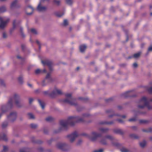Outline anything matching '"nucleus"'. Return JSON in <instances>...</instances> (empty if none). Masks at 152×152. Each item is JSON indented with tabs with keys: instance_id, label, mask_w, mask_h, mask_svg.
I'll use <instances>...</instances> for the list:
<instances>
[{
	"instance_id": "1",
	"label": "nucleus",
	"mask_w": 152,
	"mask_h": 152,
	"mask_svg": "<svg viewBox=\"0 0 152 152\" xmlns=\"http://www.w3.org/2000/svg\"><path fill=\"white\" fill-rule=\"evenodd\" d=\"M10 21L9 18L0 17V28H3L6 26Z\"/></svg>"
},
{
	"instance_id": "2",
	"label": "nucleus",
	"mask_w": 152,
	"mask_h": 152,
	"mask_svg": "<svg viewBox=\"0 0 152 152\" xmlns=\"http://www.w3.org/2000/svg\"><path fill=\"white\" fill-rule=\"evenodd\" d=\"M77 134L76 132H75L68 136L69 140L71 142H73L77 137Z\"/></svg>"
},
{
	"instance_id": "3",
	"label": "nucleus",
	"mask_w": 152,
	"mask_h": 152,
	"mask_svg": "<svg viewBox=\"0 0 152 152\" xmlns=\"http://www.w3.org/2000/svg\"><path fill=\"white\" fill-rule=\"evenodd\" d=\"M17 116L16 113L15 112H12L8 116V118L11 121L15 120Z\"/></svg>"
},
{
	"instance_id": "4",
	"label": "nucleus",
	"mask_w": 152,
	"mask_h": 152,
	"mask_svg": "<svg viewBox=\"0 0 152 152\" xmlns=\"http://www.w3.org/2000/svg\"><path fill=\"white\" fill-rule=\"evenodd\" d=\"M13 99L16 105L18 106V104L20 100V96L18 94H15L14 95Z\"/></svg>"
},
{
	"instance_id": "5",
	"label": "nucleus",
	"mask_w": 152,
	"mask_h": 152,
	"mask_svg": "<svg viewBox=\"0 0 152 152\" xmlns=\"http://www.w3.org/2000/svg\"><path fill=\"white\" fill-rule=\"evenodd\" d=\"M71 94H67L66 95V96L67 98V99L64 100V102H67L69 103H70V100L71 99Z\"/></svg>"
},
{
	"instance_id": "6",
	"label": "nucleus",
	"mask_w": 152,
	"mask_h": 152,
	"mask_svg": "<svg viewBox=\"0 0 152 152\" xmlns=\"http://www.w3.org/2000/svg\"><path fill=\"white\" fill-rule=\"evenodd\" d=\"M99 136V135L97 133L95 132H93L91 134L89 137V138H90L91 139L93 140H94V139L93 138V137H98Z\"/></svg>"
},
{
	"instance_id": "7",
	"label": "nucleus",
	"mask_w": 152,
	"mask_h": 152,
	"mask_svg": "<svg viewBox=\"0 0 152 152\" xmlns=\"http://www.w3.org/2000/svg\"><path fill=\"white\" fill-rule=\"evenodd\" d=\"M46 8L42 6L41 3H39L37 7V10L39 11H43L46 9Z\"/></svg>"
},
{
	"instance_id": "8",
	"label": "nucleus",
	"mask_w": 152,
	"mask_h": 152,
	"mask_svg": "<svg viewBox=\"0 0 152 152\" xmlns=\"http://www.w3.org/2000/svg\"><path fill=\"white\" fill-rule=\"evenodd\" d=\"M86 46L85 45H81L80 47V50L81 52H83L86 49Z\"/></svg>"
},
{
	"instance_id": "9",
	"label": "nucleus",
	"mask_w": 152,
	"mask_h": 152,
	"mask_svg": "<svg viewBox=\"0 0 152 152\" xmlns=\"http://www.w3.org/2000/svg\"><path fill=\"white\" fill-rule=\"evenodd\" d=\"M54 93L55 94H62V91L59 89H56L54 90Z\"/></svg>"
},
{
	"instance_id": "10",
	"label": "nucleus",
	"mask_w": 152,
	"mask_h": 152,
	"mask_svg": "<svg viewBox=\"0 0 152 152\" xmlns=\"http://www.w3.org/2000/svg\"><path fill=\"white\" fill-rule=\"evenodd\" d=\"M42 108L43 109L44 108L45 104L43 102H42L40 100H38Z\"/></svg>"
},
{
	"instance_id": "11",
	"label": "nucleus",
	"mask_w": 152,
	"mask_h": 152,
	"mask_svg": "<svg viewBox=\"0 0 152 152\" xmlns=\"http://www.w3.org/2000/svg\"><path fill=\"white\" fill-rule=\"evenodd\" d=\"M146 143L145 141H143L140 143V145L142 147H144L146 145Z\"/></svg>"
},
{
	"instance_id": "12",
	"label": "nucleus",
	"mask_w": 152,
	"mask_h": 152,
	"mask_svg": "<svg viewBox=\"0 0 152 152\" xmlns=\"http://www.w3.org/2000/svg\"><path fill=\"white\" fill-rule=\"evenodd\" d=\"M60 3V1H54V4L56 5H58Z\"/></svg>"
},
{
	"instance_id": "13",
	"label": "nucleus",
	"mask_w": 152,
	"mask_h": 152,
	"mask_svg": "<svg viewBox=\"0 0 152 152\" xmlns=\"http://www.w3.org/2000/svg\"><path fill=\"white\" fill-rule=\"evenodd\" d=\"M121 151L122 152H129V150L126 148H123L121 149Z\"/></svg>"
},
{
	"instance_id": "14",
	"label": "nucleus",
	"mask_w": 152,
	"mask_h": 152,
	"mask_svg": "<svg viewBox=\"0 0 152 152\" xmlns=\"http://www.w3.org/2000/svg\"><path fill=\"white\" fill-rule=\"evenodd\" d=\"M140 52L138 53H137L136 54H135L134 55V58H137L139 57V56L140 55Z\"/></svg>"
},
{
	"instance_id": "15",
	"label": "nucleus",
	"mask_w": 152,
	"mask_h": 152,
	"mask_svg": "<svg viewBox=\"0 0 152 152\" xmlns=\"http://www.w3.org/2000/svg\"><path fill=\"white\" fill-rule=\"evenodd\" d=\"M146 98L145 97H143L142 99V102L145 104V105L146 103Z\"/></svg>"
},
{
	"instance_id": "16",
	"label": "nucleus",
	"mask_w": 152,
	"mask_h": 152,
	"mask_svg": "<svg viewBox=\"0 0 152 152\" xmlns=\"http://www.w3.org/2000/svg\"><path fill=\"white\" fill-rule=\"evenodd\" d=\"M42 72V71L40 69H36L35 70V73L36 74H39L41 73Z\"/></svg>"
},
{
	"instance_id": "17",
	"label": "nucleus",
	"mask_w": 152,
	"mask_h": 152,
	"mask_svg": "<svg viewBox=\"0 0 152 152\" xmlns=\"http://www.w3.org/2000/svg\"><path fill=\"white\" fill-rule=\"evenodd\" d=\"M60 124L62 126H66V122L64 121H62L61 122Z\"/></svg>"
},
{
	"instance_id": "18",
	"label": "nucleus",
	"mask_w": 152,
	"mask_h": 152,
	"mask_svg": "<svg viewBox=\"0 0 152 152\" xmlns=\"http://www.w3.org/2000/svg\"><path fill=\"white\" fill-rule=\"evenodd\" d=\"M66 3L67 4L70 5L73 3V1H66Z\"/></svg>"
},
{
	"instance_id": "19",
	"label": "nucleus",
	"mask_w": 152,
	"mask_h": 152,
	"mask_svg": "<svg viewBox=\"0 0 152 152\" xmlns=\"http://www.w3.org/2000/svg\"><path fill=\"white\" fill-rule=\"evenodd\" d=\"M1 85V86H4L5 85V83L3 80L0 79V86Z\"/></svg>"
},
{
	"instance_id": "20",
	"label": "nucleus",
	"mask_w": 152,
	"mask_h": 152,
	"mask_svg": "<svg viewBox=\"0 0 152 152\" xmlns=\"http://www.w3.org/2000/svg\"><path fill=\"white\" fill-rule=\"evenodd\" d=\"M104 150L102 149H100L98 150H95L93 152H103Z\"/></svg>"
},
{
	"instance_id": "21",
	"label": "nucleus",
	"mask_w": 152,
	"mask_h": 152,
	"mask_svg": "<svg viewBox=\"0 0 152 152\" xmlns=\"http://www.w3.org/2000/svg\"><path fill=\"white\" fill-rule=\"evenodd\" d=\"M31 32L34 34H36L37 33V32L34 29L32 28L31 29Z\"/></svg>"
},
{
	"instance_id": "22",
	"label": "nucleus",
	"mask_w": 152,
	"mask_h": 152,
	"mask_svg": "<svg viewBox=\"0 0 152 152\" xmlns=\"http://www.w3.org/2000/svg\"><path fill=\"white\" fill-rule=\"evenodd\" d=\"M73 119L74 120H77V121H82V119H79V118L78 117H76L75 118H73Z\"/></svg>"
},
{
	"instance_id": "23",
	"label": "nucleus",
	"mask_w": 152,
	"mask_h": 152,
	"mask_svg": "<svg viewBox=\"0 0 152 152\" xmlns=\"http://www.w3.org/2000/svg\"><path fill=\"white\" fill-rule=\"evenodd\" d=\"M28 115L29 117L31 118H34V115L31 113H29L28 114Z\"/></svg>"
},
{
	"instance_id": "24",
	"label": "nucleus",
	"mask_w": 152,
	"mask_h": 152,
	"mask_svg": "<svg viewBox=\"0 0 152 152\" xmlns=\"http://www.w3.org/2000/svg\"><path fill=\"white\" fill-rule=\"evenodd\" d=\"M53 120V118L51 117H49L46 118V120L48 121H50Z\"/></svg>"
},
{
	"instance_id": "25",
	"label": "nucleus",
	"mask_w": 152,
	"mask_h": 152,
	"mask_svg": "<svg viewBox=\"0 0 152 152\" xmlns=\"http://www.w3.org/2000/svg\"><path fill=\"white\" fill-rule=\"evenodd\" d=\"M28 7L29 8V9H31V10L32 11V12H31V13H28V14H29V15H30V14H31L32 12H33V10H34V9L33 8L31 7V6H28Z\"/></svg>"
},
{
	"instance_id": "26",
	"label": "nucleus",
	"mask_w": 152,
	"mask_h": 152,
	"mask_svg": "<svg viewBox=\"0 0 152 152\" xmlns=\"http://www.w3.org/2000/svg\"><path fill=\"white\" fill-rule=\"evenodd\" d=\"M23 80V77H20L18 78V80L20 82H21Z\"/></svg>"
},
{
	"instance_id": "27",
	"label": "nucleus",
	"mask_w": 152,
	"mask_h": 152,
	"mask_svg": "<svg viewBox=\"0 0 152 152\" xmlns=\"http://www.w3.org/2000/svg\"><path fill=\"white\" fill-rule=\"evenodd\" d=\"M68 24V21L66 20H65L64 21V25H66Z\"/></svg>"
},
{
	"instance_id": "28",
	"label": "nucleus",
	"mask_w": 152,
	"mask_h": 152,
	"mask_svg": "<svg viewBox=\"0 0 152 152\" xmlns=\"http://www.w3.org/2000/svg\"><path fill=\"white\" fill-rule=\"evenodd\" d=\"M46 80H47L49 79L50 78H49V74H48L47 75V76L46 77Z\"/></svg>"
},
{
	"instance_id": "29",
	"label": "nucleus",
	"mask_w": 152,
	"mask_h": 152,
	"mask_svg": "<svg viewBox=\"0 0 152 152\" xmlns=\"http://www.w3.org/2000/svg\"><path fill=\"white\" fill-rule=\"evenodd\" d=\"M148 50L149 51H152V46H150L148 48Z\"/></svg>"
},
{
	"instance_id": "30",
	"label": "nucleus",
	"mask_w": 152,
	"mask_h": 152,
	"mask_svg": "<svg viewBox=\"0 0 152 152\" xmlns=\"http://www.w3.org/2000/svg\"><path fill=\"white\" fill-rule=\"evenodd\" d=\"M7 149V148L6 146H4L3 150L4 151H6Z\"/></svg>"
},
{
	"instance_id": "31",
	"label": "nucleus",
	"mask_w": 152,
	"mask_h": 152,
	"mask_svg": "<svg viewBox=\"0 0 152 152\" xmlns=\"http://www.w3.org/2000/svg\"><path fill=\"white\" fill-rule=\"evenodd\" d=\"M133 66L134 67H136L137 66V64L136 63H134L133 64Z\"/></svg>"
},
{
	"instance_id": "32",
	"label": "nucleus",
	"mask_w": 152,
	"mask_h": 152,
	"mask_svg": "<svg viewBox=\"0 0 152 152\" xmlns=\"http://www.w3.org/2000/svg\"><path fill=\"white\" fill-rule=\"evenodd\" d=\"M12 104V102H11L10 101H9V102H8V106H10Z\"/></svg>"
},
{
	"instance_id": "33",
	"label": "nucleus",
	"mask_w": 152,
	"mask_h": 152,
	"mask_svg": "<svg viewBox=\"0 0 152 152\" xmlns=\"http://www.w3.org/2000/svg\"><path fill=\"white\" fill-rule=\"evenodd\" d=\"M2 139L4 140H6V138L5 136L4 135V137L2 138Z\"/></svg>"
},
{
	"instance_id": "34",
	"label": "nucleus",
	"mask_w": 152,
	"mask_h": 152,
	"mask_svg": "<svg viewBox=\"0 0 152 152\" xmlns=\"http://www.w3.org/2000/svg\"><path fill=\"white\" fill-rule=\"evenodd\" d=\"M33 101V99L31 98H30L29 99V102L30 103H31V102Z\"/></svg>"
},
{
	"instance_id": "35",
	"label": "nucleus",
	"mask_w": 152,
	"mask_h": 152,
	"mask_svg": "<svg viewBox=\"0 0 152 152\" xmlns=\"http://www.w3.org/2000/svg\"><path fill=\"white\" fill-rule=\"evenodd\" d=\"M7 37L6 35L5 34H3V37L5 38Z\"/></svg>"
},
{
	"instance_id": "36",
	"label": "nucleus",
	"mask_w": 152,
	"mask_h": 152,
	"mask_svg": "<svg viewBox=\"0 0 152 152\" xmlns=\"http://www.w3.org/2000/svg\"><path fill=\"white\" fill-rule=\"evenodd\" d=\"M31 126L32 127L34 128L36 127V126L35 125L32 124H31Z\"/></svg>"
},
{
	"instance_id": "37",
	"label": "nucleus",
	"mask_w": 152,
	"mask_h": 152,
	"mask_svg": "<svg viewBox=\"0 0 152 152\" xmlns=\"http://www.w3.org/2000/svg\"><path fill=\"white\" fill-rule=\"evenodd\" d=\"M101 142L103 144H106V143L105 142H104V141H101Z\"/></svg>"
},
{
	"instance_id": "38",
	"label": "nucleus",
	"mask_w": 152,
	"mask_h": 152,
	"mask_svg": "<svg viewBox=\"0 0 152 152\" xmlns=\"http://www.w3.org/2000/svg\"><path fill=\"white\" fill-rule=\"evenodd\" d=\"M149 91L150 92H152V88H151V89H150L149 90Z\"/></svg>"
},
{
	"instance_id": "39",
	"label": "nucleus",
	"mask_w": 152,
	"mask_h": 152,
	"mask_svg": "<svg viewBox=\"0 0 152 152\" xmlns=\"http://www.w3.org/2000/svg\"><path fill=\"white\" fill-rule=\"evenodd\" d=\"M1 112H2V113H3L4 112V111L3 110V108H2L1 109Z\"/></svg>"
},
{
	"instance_id": "40",
	"label": "nucleus",
	"mask_w": 152,
	"mask_h": 152,
	"mask_svg": "<svg viewBox=\"0 0 152 152\" xmlns=\"http://www.w3.org/2000/svg\"><path fill=\"white\" fill-rule=\"evenodd\" d=\"M42 63L43 64H45V62H44V61H42Z\"/></svg>"
},
{
	"instance_id": "41",
	"label": "nucleus",
	"mask_w": 152,
	"mask_h": 152,
	"mask_svg": "<svg viewBox=\"0 0 152 152\" xmlns=\"http://www.w3.org/2000/svg\"><path fill=\"white\" fill-rule=\"evenodd\" d=\"M28 85L30 87H31V84H28Z\"/></svg>"
},
{
	"instance_id": "42",
	"label": "nucleus",
	"mask_w": 152,
	"mask_h": 152,
	"mask_svg": "<svg viewBox=\"0 0 152 152\" xmlns=\"http://www.w3.org/2000/svg\"><path fill=\"white\" fill-rule=\"evenodd\" d=\"M143 107H144V106H139V107H140L142 108Z\"/></svg>"
},
{
	"instance_id": "43",
	"label": "nucleus",
	"mask_w": 152,
	"mask_h": 152,
	"mask_svg": "<svg viewBox=\"0 0 152 152\" xmlns=\"http://www.w3.org/2000/svg\"><path fill=\"white\" fill-rule=\"evenodd\" d=\"M47 93H48L47 91H45V94H47Z\"/></svg>"
},
{
	"instance_id": "44",
	"label": "nucleus",
	"mask_w": 152,
	"mask_h": 152,
	"mask_svg": "<svg viewBox=\"0 0 152 152\" xmlns=\"http://www.w3.org/2000/svg\"><path fill=\"white\" fill-rule=\"evenodd\" d=\"M37 42L38 44H39V42H38V41H37Z\"/></svg>"
},
{
	"instance_id": "45",
	"label": "nucleus",
	"mask_w": 152,
	"mask_h": 152,
	"mask_svg": "<svg viewBox=\"0 0 152 152\" xmlns=\"http://www.w3.org/2000/svg\"><path fill=\"white\" fill-rule=\"evenodd\" d=\"M133 120H132V119H130L129 121H133Z\"/></svg>"
},
{
	"instance_id": "46",
	"label": "nucleus",
	"mask_w": 152,
	"mask_h": 152,
	"mask_svg": "<svg viewBox=\"0 0 152 152\" xmlns=\"http://www.w3.org/2000/svg\"><path fill=\"white\" fill-rule=\"evenodd\" d=\"M14 24H15V22H13V26H14Z\"/></svg>"
},
{
	"instance_id": "47",
	"label": "nucleus",
	"mask_w": 152,
	"mask_h": 152,
	"mask_svg": "<svg viewBox=\"0 0 152 152\" xmlns=\"http://www.w3.org/2000/svg\"><path fill=\"white\" fill-rule=\"evenodd\" d=\"M151 15H152V13H151Z\"/></svg>"
},
{
	"instance_id": "48",
	"label": "nucleus",
	"mask_w": 152,
	"mask_h": 152,
	"mask_svg": "<svg viewBox=\"0 0 152 152\" xmlns=\"http://www.w3.org/2000/svg\"><path fill=\"white\" fill-rule=\"evenodd\" d=\"M45 70H44V72H45Z\"/></svg>"
},
{
	"instance_id": "49",
	"label": "nucleus",
	"mask_w": 152,
	"mask_h": 152,
	"mask_svg": "<svg viewBox=\"0 0 152 152\" xmlns=\"http://www.w3.org/2000/svg\"><path fill=\"white\" fill-rule=\"evenodd\" d=\"M123 118H124V117H125L123 116Z\"/></svg>"
},
{
	"instance_id": "50",
	"label": "nucleus",
	"mask_w": 152,
	"mask_h": 152,
	"mask_svg": "<svg viewBox=\"0 0 152 152\" xmlns=\"http://www.w3.org/2000/svg\"><path fill=\"white\" fill-rule=\"evenodd\" d=\"M1 138L0 137V140H1Z\"/></svg>"
}]
</instances>
